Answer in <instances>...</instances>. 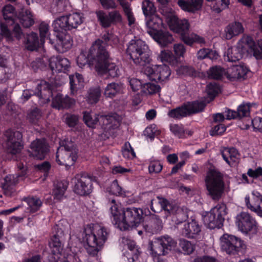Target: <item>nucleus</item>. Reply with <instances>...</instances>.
I'll return each mask as SVG.
<instances>
[{
  "label": "nucleus",
  "mask_w": 262,
  "mask_h": 262,
  "mask_svg": "<svg viewBox=\"0 0 262 262\" xmlns=\"http://www.w3.org/2000/svg\"><path fill=\"white\" fill-rule=\"evenodd\" d=\"M179 246L184 254L188 255L192 253L195 250V245L190 241L185 239H181L180 240Z\"/></svg>",
  "instance_id": "nucleus-46"
},
{
  "label": "nucleus",
  "mask_w": 262,
  "mask_h": 262,
  "mask_svg": "<svg viewBox=\"0 0 262 262\" xmlns=\"http://www.w3.org/2000/svg\"><path fill=\"white\" fill-rule=\"evenodd\" d=\"M188 116L202 112L206 107V103L203 101H193L184 103Z\"/></svg>",
  "instance_id": "nucleus-31"
},
{
  "label": "nucleus",
  "mask_w": 262,
  "mask_h": 262,
  "mask_svg": "<svg viewBox=\"0 0 262 262\" xmlns=\"http://www.w3.org/2000/svg\"><path fill=\"white\" fill-rule=\"evenodd\" d=\"M53 30L56 34L58 33H67L69 25L66 16H62L55 20L53 23Z\"/></svg>",
  "instance_id": "nucleus-34"
},
{
  "label": "nucleus",
  "mask_w": 262,
  "mask_h": 262,
  "mask_svg": "<svg viewBox=\"0 0 262 262\" xmlns=\"http://www.w3.org/2000/svg\"><path fill=\"white\" fill-rule=\"evenodd\" d=\"M225 38L230 39L244 32L242 24L238 21H234L229 24L225 28Z\"/></svg>",
  "instance_id": "nucleus-29"
},
{
  "label": "nucleus",
  "mask_w": 262,
  "mask_h": 262,
  "mask_svg": "<svg viewBox=\"0 0 262 262\" xmlns=\"http://www.w3.org/2000/svg\"><path fill=\"white\" fill-rule=\"evenodd\" d=\"M221 248L227 254L235 255L238 254L246 246L239 238L234 235L224 234L220 238Z\"/></svg>",
  "instance_id": "nucleus-12"
},
{
  "label": "nucleus",
  "mask_w": 262,
  "mask_h": 262,
  "mask_svg": "<svg viewBox=\"0 0 262 262\" xmlns=\"http://www.w3.org/2000/svg\"><path fill=\"white\" fill-rule=\"evenodd\" d=\"M110 211L116 225L123 230L138 226L143 221V211L135 207L122 208L115 200L110 201Z\"/></svg>",
  "instance_id": "nucleus-3"
},
{
  "label": "nucleus",
  "mask_w": 262,
  "mask_h": 262,
  "mask_svg": "<svg viewBox=\"0 0 262 262\" xmlns=\"http://www.w3.org/2000/svg\"><path fill=\"white\" fill-rule=\"evenodd\" d=\"M30 147L29 155L40 160L45 158L48 151L46 143L41 139H36L32 142Z\"/></svg>",
  "instance_id": "nucleus-18"
},
{
  "label": "nucleus",
  "mask_w": 262,
  "mask_h": 262,
  "mask_svg": "<svg viewBox=\"0 0 262 262\" xmlns=\"http://www.w3.org/2000/svg\"><path fill=\"white\" fill-rule=\"evenodd\" d=\"M49 61L50 68L52 71L61 72L70 66V62L66 58H51Z\"/></svg>",
  "instance_id": "nucleus-27"
},
{
  "label": "nucleus",
  "mask_w": 262,
  "mask_h": 262,
  "mask_svg": "<svg viewBox=\"0 0 262 262\" xmlns=\"http://www.w3.org/2000/svg\"><path fill=\"white\" fill-rule=\"evenodd\" d=\"M6 150L8 154L16 155L24 148L23 135L21 132L9 129L4 133Z\"/></svg>",
  "instance_id": "nucleus-11"
},
{
  "label": "nucleus",
  "mask_w": 262,
  "mask_h": 262,
  "mask_svg": "<svg viewBox=\"0 0 262 262\" xmlns=\"http://www.w3.org/2000/svg\"><path fill=\"white\" fill-rule=\"evenodd\" d=\"M224 160L229 164H233L237 159V150L234 148H225L221 152Z\"/></svg>",
  "instance_id": "nucleus-38"
},
{
  "label": "nucleus",
  "mask_w": 262,
  "mask_h": 262,
  "mask_svg": "<svg viewBox=\"0 0 262 262\" xmlns=\"http://www.w3.org/2000/svg\"><path fill=\"white\" fill-rule=\"evenodd\" d=\"M75 103L73 99L70 98L68 96H63L58 93L53 96L52 101V106L53 108L58 110L68 109L70 108Z\"/></svg>",
  "instance_id": "nucleus-19"
},
{
  "label": "nucleus",
  "mask_w": 262,
  "mask_h": 262,
  "mask_svg": "<svg viewBox=\"0 0 262 262\" xmlns=\"http://www.w3.org/2000/svg\"><path fill=\"white\" fill-rule=\"evenodd\" d=\"M105 42L97 40L90 48L87 56L81 54L77 59L80 67L86 64L94 66L96 71L101 74H108L112 78L118 77L120 71L115 63L110 61L109 52L105 49Z\"/></svg>",
  "instance_id": "nucleus-1"
},
{
  "label": "nucleus",
  "mask_w": 262,
  "mask_h": 262,
  "mask_svg": "<svg viewBox=\"0 0 262 262\" xmlns=\"http://www.w3.org/2000/svg\"><path fill=\"white\" fill-rule=\"evenodd\" d=\"M37 96L39 99L40 104H43L50 101V96L52 93L48 88V84L46 82L38 84L37 86Z\"/></svg>",
  "instance_id": "nucleus-30"
},
{
  "label": "nucleus",
  "mask_w": 262,
  "mask_h": 262,
  "mask_svg": "<svg viewBox=\"0 0 262 262\" xmlns=\"http://www.w3.org/2000/svg\"><path fill=\"white\" fill-rule=\"evenodd\" d=\"M151 36L161 46L165 47L173 41L172 35L168 31L160 30L157 32H151Z\"/></svg>",
  "instance_id": "nucleus-25"
},
{
  "label": "nucleus",
  "mask_w": 262,
  "mask_h": 262,
  "mask_svg": "<svg viewBox=\"0 0 262 262\" xmlns=\"http://www.w3.org/2000/svg\"><path fill=\"white\" fill-rule=\"evenodd\" d=\"M148 16V18L147 19L146 25L148 28L147 32L151 36L150 31L157 32L159 31L158 29L162 25V20L161 18L155 14H152Z\"/></svg>",
  "instance_id": "nucleus-33"
},
{
  "label": "nucleus",
  "mask_w": 262,
  "mask_h": 262,
  "mask_svg": "<svg viewBox=\"0 0 262 262\" xmlns=\"http://www.w3.org/2000/svg\"><path fill=\"white\" fill-rule=\"evenodd\" d=\"M101 95V90L99 87L91 89L89 92L88 100L89 103H96L99 99Z\"/></svg>",
  "instance_id": "nucleus-50"
},
{
  "label": "nucleus",
  "mask_w": 262,
  "mask_h": 262,
  "mask_svg": "<svg viewBox=\"0 0 262 262\" xmlns=\"http://www.w3.org/2000/svg\"><path fill=\"white\" fill-rule=\"evenodd\" d=\"M248 69L242 65L234 66L227 70V78L231 81L239 79L247 74Z\"/></svg>",
  "instance_id": "nucleus-26"
},
{
  "label": "nucleus",
  "mask_w": 262,
  "mask_h": 262,
  "mask_svg": "<svg viewBox=\"0 0 262 262\" xmlns=\"http://www.w3.org/2000/svg\"><path fill=\"white\" fill-rule=\"evenodd\" d=\"M144 72L149 80L156 82L166 80L171 74L170 68L165 64L157 66L156 69L147 67Z\"/></svg>",
  "instance_id": "nucleus-14"
},
{
  "label": "nucleus",
  "mask_w": 262,
  "mask_h": 262,
  "mask_svg": "<svg viewBox=\"0 0 262 262\" xmlns=\"http://www.w3.org/2000/svg\"><path fill=\"white\" fill-rule=\"evenodd\" d=\"M248 52V50L242 49L241 45L229 48L227 51V60L230 62H236L242 59L243 55Z\"/></svg>",
  "instance_id": "nucleus-28"
},
{
  "label": "nucleus",
  "mask_w": 262,
  "mask_h": 262,
  "mask_svg": "<svg viewBox=\"0 0 262 262\" xmlns=\"http://www.w3.org/2000/svg\"><path fill=\"white\" fill-rule=\"evenodd\" d=\"M23 201L27 204V210L29 213H34L37 211L42 204L40 199L36 196L24 198Z\"/></svg>",
  "instance_id": "nucleus-32"
},
{
  "label": "nucleus",
  "mask_w": 262,
  "mask_h": 262,
  "mask_svg": "<svg viewBox=\"0 0 262 262\" xmlns=\"http://www.w3.org/2000/svg\"><path fill=\"white\" fill-rule=\"evenodd\" d=\"M236 225L243 233H248L256 230V221L248 213L242 212L236 217Z\"/></svg>",
  "instance_id": "nucleus-15"
},
{
  "label": "nucleus",
  "mask_w": 262,
  "mask_h": 262,
  "mask_svg": "<svg viewBox=\"0 0 262 262\" xmlns=\"http://www.w3.org/2000/svg\"><path fill=\"white\" fill-rule=\"evenodd\" d=\"M203 0H177V4L180 8L189 13H195L201 9Z\"/></svg>",
  "instance_id": "nucleus-20"
},
{
  "label": "nucleus",
  "mask_w": 262,
  "mask_h": 262,
  "mask_svg": "<svg viewBox=\"0 0 262 262\" xmlns=\"http://www.w3.org/2000/svg\"><path fill=\"white\" fill-rule=\"evenodd\" d=\"M111 24H116L122 20V16L118 11L115 10L108 13Z\"/></svg>",
  "instance_id": "nucleus-64"
},
{
  "label": "nucleus",
  "mask_w": 262,
  "mask_h": 262,
  "mask_svg": "<svg viewBox=\"0 0 262 262\" xmlns=\"http://www.w3.org/2000/svg\"><path fill=\"white\" fill-rule=\"evenodd\" d=\"M66 17L70 30L73 28H76L83 22V18L78 13H74L66 16Z\"/></svg>",
  "instance_id": "nucleus-43"
},
{
  "label": "nucleus",
  "mask_w": 262,
  "mask_h": 262,
  "mask_svg": "<svg viewBox=\"0 0 262 262\" xmlns=\"http://www.w3.org/2000/svg\"><path fill=\"white\" fill-rule=\"evenodd\" d=\"M122 90V85L120 83L112 82L107 85L104 94L106 97L113 98L120 93Z\"/></svg>",
  "instance_id": "nucleus-37"
},
{
  "label": "nucleus",
  "mask_w": 262,
  "mask_h": 262,
  "mask_svg": "<svg viewBox=\"0 0 262 262\" xmlns=\"http://www.w3.org/2000/svg\"><path fill=\"white\" fill-rule=\"evenodd\" d=\"M109 192L112 194L118 195L122 194V188L119 185L118 181L114 180L111 184L109 188H108Z\"/></svg>",
  "instance_id": "nucleus-62"
},
{
  "label": "nucleus",
  "mask_w": 262,
  "mask_h": 262,
  "mask_svg": "<svg viewBox=\"0 0 262 262\" xmlns=\"http://www.w3.org/2000/svg\"><path fill=\"white\" fill-rule=\"evenodd\" d=\"M207 73L209 78L215 80H220L224 76L227 75V71L220 66L211 67Z\"/></svg>",
  "instance_id": "nucleus-35"
},
{
  "label": "nucleus",
  "mask_w": 262,
  "mask_h": 262,
  "mask_svg": "<svg viewBox=\"0 0 262 262\" xmlns=\"http://www.w3.org/2000/svg\"><path fill=\"white\" fill-rule=\"evenodd\" d=\"M143 227L146 232L152 234L156 233L162 230V222L159 216L152 214L150 216L147 223L144 225Z\"/></svg>",
  "instance_id": "nucleus-23"
},
{
  "label": "nucleus",
  "mask_w": 262,
  "mask_h": 262,
  "mask_svg": "<svg viewBox=\"0 0 262 262\" xmlns=\"http://www.w3.org/2000/svg\"><path fill=\"white\" fill-rule=\"evenodd\" d=\"M83 114V121L90 127H94L99 121V115L98 114L89 112H84Z\"/></svg>",
  "instance_id": "nucleus-39"
},
{
  "label": "nucleus",
  "mask_w": 262,
  "mask_h": 262,
  "mask_svg": "<svg viewBox=\"0 0 262 262\" xmlns=\"http://www.w3.org/2000/svg\"><path fill=\"white\" fill-rule=\"evenodd\" d=\"M71 93L75 95L77 90L82 86L83 80L81 74L76 73L74 75L69 76Z\"/></svg>",
  "instance_id": "nucleus-36"
},
{
  "label": "nucleus",
  "mask_w": 262,
  "mask_h": 262,
  "mask_svg": "<svg viewBox=\"0 0 262 262\" xmlns=\"http://www.w3.org/2000/svg\"><path fill=\"white\" fill-rule=\"evenodd\" d=\"M19 176H15L13 174H9L6 176L5 178V183L3 185L4 189H8L12 186L15 185L17 184L18 181Z\"/></svg>",
  "instance_id": "nucleus-59"
},
{
  "label": "nucleus",
  "mask_w": 262,
  "mask_h": 262,
  "mask_svg": "<svg viewBox=\"0 0 262 262\" xmlns=\"http://www.w3.org/2000/svg\"><path fill=\"white\" fill-rule=\"evenodd\" d=\"M245 202L247 207L258 216L262 217V194L254 191L251 196H246Z\"/></svg>",
  "instance_id": "nucleus-17"
},
{
  "label": "nucleus",
  "mask_w": 262,
  "mask_h": 262,
  "mask_svg": "<svg viewBox=\"0 0 262 262\" xmlns=\"http://www.w3.org/2000/svg\"><path fill=\"white\" fill-rule=\"evenodd\" d=\"M206 91L210 100H212L220 92V89L216 83H210L207 85Z\"/></svg>",
  "instance_id": "nucleus-53"
},
{
  "label": "nucleus",
  "mask_w": 262,
  "mask_h": 262,
  "mask_svg": "<svg viewBox=\"0 0 262 262\" xmlns=\"http://www.w3.org/2000/svg\"><path fill=\"white\" fill-rule=\"evenodd\" d=\"M126 52L136 64L145 67L151 61L148 46L141 39L131 40L128 43Z\"/></svg>",
  "instance_id": "nucleus-6"
},
{
  "label": "nucleus",
  "mask_w": 262,
  "mask_h": 262,
  "mask_svg": "<svg viewBox=\"0 0 262 262\" xmlns=\"http://www.w3.org/2000/svg\"><path fill=\"white\" fill-rule=\"evenodd\" d=\"M165 198L159 196L152 199L150 203L151 209L155 212L161 211L165 203Z\"/></svg>",
  "instance_id": "nucleus-47"
},
{
  "label": "nucleus",
  "mask_w": 262,
  "mask_h": 262,
  "mask_svg": "<svg viewBox=\"0 0 262 262\" xmlns=\"http://www.w3.org/2000/svg\"><path fill=\"white\" fill-rule=\"evenodd\" d=\"M162 165L159 161H152L148 166L149 172L150 174L159 173L162 170Z\"/></svg>",
  "instance_id": "nucleus-63"
},
{
  "label": "nucleus",
  "mask_w": 262,
  "mask_h": 262,
  "mask_svg": "<svg viewBox=\"0 0 262 262\" xmlns=\"http://www.w3.org/2000/svg\"><path fill=\"white\" fill-rule=\"evenodd\" d=\"M127 247L129 251L128 252V254L130 255L131 257H128L129 261L134 262L136 261L140 255V252L138 249L136 247L134 243L130 242L127 244Z\"/></svg>",
  "instance_id": "nucleus-52"
},
{
  "label": "nucleus",
  "mask_w": 262,
  "mask_h": 262,
  "mask_svg": "<svg viewBox=\"0 0 262 262\" xmlns=\"http://www.w3.org/2000/svg\"><path fill=\"white\" fill-rule=\"evenodd\" d=\"M55 35L57 39L55 47L57 50L60 52H64L71 48L72 39L68 32L58 33Z\"/></svg>",
  "instance_id": "nucleus-21"
},
{
  "label": "nucleus",
  "mask_w": 262,
  "mask_h": 262,
  "mask_svg": "<svg viewBox=\"0 0 262 262\" xmlns=\"http://www.w3.org/2000/svg\"><path fill=\"white\" fill-rule=\"evenodd\" d=\"M180 74L191 77H195L197 75V72L193 67L190 66H182L178 70Z\"/></svg>",
  "instance_id": "nucleus-56"
},
{
  "label": "nucleus",
  "mask_w": 262,
  "mask_h": 262,
  "mask_svg": "<svg viewBox=\"0 0 262 262\" xmlns=\"http://www.w3.org/2000/svg\"><path fill=\"white\" fill-rule=\"evenodd\" d=\"M201 227L198 223L194 220L192 219L184 225L182 230V235L189 238H193L201 232Z\"/></svg>",
  "instance_id": "nucleus-24"
},
{
  "label": "nucleus",
  "mask_w": 262,
  "mask_h": 262,
  "mask_svg": "<svg viewBox=\"0 0 262 262\" xmlns=\"http://www.w3.org/2000/svg\"><path fill=\"white\" fill-rule=\"evenodd\" d=\"M77 158V149L75 144L68 139L60 142L56 155V161L60 165L70 167L73 165Z\"/></svg>",
  "instance_id": "nucleus-7"
},
{
  "label": "nucleus",
  "mask_w": 262,
  "mask_h": 262,
  "mask_svg": "<svg viewBox=\"0 0 262 262\" xmlns=\"http://www.w3.org/2000/svg\"><path fill=\"white\" fill-rule=\"evenodd\" d=\"M160 86L156 84L148 82L143 85L142 91L145 93L152 95L160 91Z\"/></svg>",
  "instance_id": "nucleus-54"
},
{
  "label": "nucleus",
  "mask_w": 262,
  "mask_h": 262,
  "mask_svg": "<svg viewBox=\"0 0 262 262\" xmlns=\"http://www.w3.org/2000/svg\"><path fill=\"white\" fill-rule=\"evenodd\" d=\"M97 18L100 25L104 28H108L111 24L109 18V14H106L103 11L99 10L96 12Z\"/></svg>",
  "instance_id": "nucleus-49"
},
{
  "label": "nucleus",
  "mask_w": 262,
  "mask_h": 262,
  "mask_svg": "<svg viewBox=\"0 0 262 262\" xmlns=\"http://www.w3.org/2000/svg\"><path fill=\"white\" fill-rule=\"evenodd\" d=\"M14 10V7L11 5H6L3 9V14L5 21L0 22V30L1 33L8 39H12V37L7 23H9V25L14 23L13 19Z\"/></svg>",
  "instance_id": "nucleus-16"
},
{
  "label": "nucleus",
  "mask_w": 262,
  "mask_h": 262,
  "mask_svg": "<svg viewBox=\"0 0 262 262\" xmlns=\"http://www.w3.org/2000/svg\"><path fill=\"white\" fill-rule=\"evenodd\" d=\"M172 220L176 224L179 225L186 221L188 219L187 213L180 207L173 215Z\"/></svg>",
  "instance_id": "nucleus-48"
},
{
  "label": "nucleus",
  "mask_w": 262,
  "mask_h": 262,
  "mask_svg": "<svg viewBox=\"0 0 262 262\" xmlns=\"http://www.w3.org/2000/svg\"><path fill=\"white\" fill-rule=\"evenodd\" d=\"M251 104L243 103L240 105L237 111L228 110L226 114V119L230 120L232 119H241L243 117H246L250 115V107Z\"/></svg>",
  "instance_id": "nucleus-22"
},
{
  "label": "nucleus",
  "mask_w": 262,
  "mask_h": 262,
  "mask_svg": "<svg viewBox=\"0 0 262 262\" xmlns=\"http://www.w3.org/2000/svg\"><path fill=\"white\" fill-rule=\"evenodd\" d=\"M171 132L179 138H183L184 136V129L182 125L177 124H172L170 126Z\"/></svg>",
  "instance_id": "nucleus-61"
},
{
  "label": "nucleus",
  "mask_w": 262,
  "mask_h": 262,
  "mask_svg": "<svg viewBox=\"0 0 262 262\" xmlns=\"http://www.w3.org/2000/svg\"><path fill=\"white\" fill-rule=\"evenodd\" d=\"M159 58L162 62L168 63L170 64L173 65L176 62L175 57L168 51H161L159 55Z\"/></svg>",
  "instance_id": "nucleus-57"
},
{
  "label": "nucleus",
  "mask_w": 262,
  "mask_h": 262,
  "mask_svg": "<svg viewBox=\"0 0 262 262\" xmlns=\"http://www.w3.org/2000/svg\"><path fill=\"white\" fill-rule=\"evenodd\" d=\"M179 207L177 204L169 202L166 199L162 210H164L166 215L168 216L173 215L174 213L176 212Z\"/></svg>",
  "instance_id": "nucleus-51"
},
{
  "label": "nucleus",
  "mask_w": 262,
  "mask_h": 262,
  "mask_svg": "<svg viewBox=\"0 0 262 262\" xmlns=\"http://www.w3.org/2000/svg\"><path fill=\"white\" fill-rule=\"evenodd\" d=\"M142 9L146 17L155 14L156 8L154 3L149 0H144L142 3Z\"/></svg>",
  "instance_id": "nucleus-44"
},
{
  "label": "nucleus",
  "mask_w": 262,
  "mask_h": 262,
  "mask_svg": "<svg viewBox=\"0 0 262 262\" xmlns=\"http://www.w3.org/2000/svg\"><path fill=\"white\" fill-rule=\"evenodd\" d=\"M19 22L24 28H29L34 24L32 14L28 10L25 11L19 19Z\"/></svg>",
  "instance_id": "nucleus-45"
},
{
  "label": "nucleus",
  "mask_w": 262,
  "mask_h": 262,
  "mask_svg": "<svg viewBox=\"0 0 262 262\" xmlns=\"http://www.w3.org/2000/svg\"><path fill=\"white\" fill-rule=\"evenodd\" d=\"M123 157L126 158H135V152L128 142H126L122 149Z\"/></svg>",
  "instance_id": "nucleus-58"
},
{
  "label": "nucleus",
  "mask_w": 262,
  "mask_h": 262,
  "mask_svg": "<svg viewBox=\"0 0 262 262\" xmlns=\"http://www.w3.org/2000/svg\"><path fill=\"white\" fill-rule=\"evenodd\" d=\"M207 195L213 200L219 201L224 191L225 184L223 174L217 170L210 169L204 179Z\"/></svg>",
  "instance_id": "nucleus-5"
},
{
  "label": "nucleus",
  "mask_w": 262,
  "mask_h": 262,
  "mask_svg": "<svg viewBox=\"0 0 262 262\" xmlns=\"http://www.w3.org/2000/svg\"><path fill=\"white\" fill-rule=\"evenodd\" d=\"M109 236V231L105 227L96 224L87 225L83 231V241L86 244L88 253L92 256L97 255L103 247Z\"/></svg>",
  "instance_id": "nucleus-4"
},
{
  "label": "nucleus",
  "mask_w": 262,
  "mask_h": 262,
  "mask_svg": "<svg viewBox=\"0 0 262 262\" xmlns=\"http://www.w3.org/2000/svg\"><path fill=\"white\" fill-rule=\"evenodd\" d=\"M225 204H217L210 212L203 215L204 224L211 229L221 228L223 225L225 216L227 214Z\"/></svg>",
  "instance_id": "nucleus-10"
},
{
  "label": "nucleus",
  "mask_w": 262,
  "mask_h": 262,
  "mask_svg": "<svg viewBox=\"0 0 262 262\" xmlns=\"http://www.w3.org/2000/svg\"><path fill=\"white\" fill-rule=\"evenodd\" d=\"M74 191L80 195L89 194L92 191L95 177L85 173L77 174L75 177Z\"/></svg>",
  "instance_id": "nucleus-13"
},
{
  "label": "nucleus",
  "mask_w": 262,
  "mask_h": 262,
  "mask_svg": "<svg viewBox=\"0 0 262 262\" xmlns=\"http://www.w3.org/2000/svg\"><path fill=\"white\" fill-rule=\"evenodd\" d=\"M161 13L165 19L171 30L180 35L181 40L186 45L192 46L193 43L200 44L205 43V39L195 34H188L189 24L187 19H179L176 12L171 8L163 6L161 9Z\"/></svg>",
  "instance_id": "nucleus-2"
},
{
  "label": "nucleus",
  "mask_w": 262,
  "mask_h": 262,
  "mask_svg": "<svg viewBox=\"0 0 262 262\" xmlns=\"http://www.w3.org/2000/svg\"><path fill=\"white\" fill-rule=\"evenodd\" d=\"M168 116L170 118L176 119H180L182 118L188 116L184 103L181 106L169 111Z\"/></svg>",
  "instance_id": "nucleus-40"
},
{
  "label": "nucleus",
  "mask_w": 262,
  "mask_h": 262,
  "mask_svg": "<svg viewBox=\"0 0 262 262\" xmlns=\"http://www.w3.org/2000/svg\"><path fill=\"white\" fill-rule=\"evenodd\" d=\"M41 112L37 108L32 110L28 115V118L30 122L35 124L41 117Z\"/></svg>",
  "instance_id": "nucleus-60"
},
{
  "label": "nucleus",
  "mask_w": 262,
  "mask_h": 262,
  "mask_svg": "<svg viewBox=\"0 0 262 262\" xmlns=\"http://www.w3.org/2000/svg\"><path fill=\"white\" fill-rule=\"evenodd\" d=\"M120 4L123 8V11L125 15L127 18L128 25L130 26L135 22V18L132 11V9L130 8L129 5L127 3L121 2Z\"/></svg>",
  "instance_id": "nucleus-55"
},
{
  "label": "nucleus",
  "mask_w": 262,
  "mask_h": 262,
  "mask_svg": "<svg viewBox=\"0 0 262 262\" xmlns=\"http://www.w3.org/2000/svg\"><path fill=\"white\" fill-rule=\"evenodd\" d=\"M26 47L28 50L32 51L37 50L39 47V40L36 33H32L28 35Z\"/></svg>",
  "instance_id": "nucleus-42"
},
{
  "label": "nucleus",
  "mask_w": 262,
  "mask_h": 262,
  "mask_svg": "<svg viewBox=\"0 0 262 262\" xmlns=\"http://www.w3.org/2000/svg\"><path fill=\"white\" fill-rule=\"evenodd\" d=\"M177 243L171 237L166 235L150 241L149 245L152 256L166 255L177 247Z\"/></svg>",
  "instance_id": "nucleus-9"
},
{
  "label": "nucleus",
  "mask_w": 262,
  "mask_h": 262,
  "mask_svg": "<svg viewBox=\"0 0 262 262\" xmlns=\"http://www.w3.org/2000/svg\"><path fill=\"white\" fill-rule=\"evenodd\" d=\"M55 233L49 242V246L52 249L53 255H51L48 261L43 262H69V259L73 258L72 255L66 257L61 252L64 241V233L63 230L58 226L54 227Z\"/></svg>",
  "instance_id": "nucleus-8"
},
{
  "label": "nucleus",
  "mask_w": 262,
  "mask_h": 262,
  "mask_svg": "<svg viewBox=\"0 0 262 262\" xmlns=\"http://www.w3.org/2000/svg\"><path fill=\"white\" fill-rule=\"evenodd\" d=\"M68 185V183L66 181L58 182L53 190V195L54 196V198L60 200L63 196Z\"/></svg>",
  "instance_id": "nucleus-41"
}]
</instances>
